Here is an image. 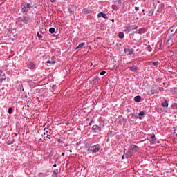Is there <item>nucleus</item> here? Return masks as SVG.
<instances>
[{
  "mask_svg": "<svg viewBox=\"0 0 177 177\" xmlns=\"http://www.w3.org/2000/svg\"><path fill=\"white\" fill-rule=\"evenodd\" d=\"M139 150V147L135 145H131L128 151L126 153L127 158H131Z\"/></svg>",
  "mask_w": 177,
  "mask_h": 177,
  "instance_id": "1",
  "label": "nucleus"
},
{
  "mask_svg": "<svg viewBox=\"0 0 177 177\" xmlns=\"http://www.w3.org/2000/svg\"><path fill=\"white\" fill-rule=\"evenodd\" d=\"M89 150H91L92 153H97V151H99V150H100V145H96L93 147H88V151H89Z\"/></svg>",
  "mask_w": 177,
  "mask_h": 177,
  "instance_id": "2",
  "label": "nucleus"
},
{
  "mask_svg": "<svg viewBox=\"0 0 177 177\" xmlns=\"http://www.w3.org/2000/svg\"><path fill=\"white\" fill-rule=\"evenodd\" d=\"M30 9H31V4L30 3H26L21 8L22 13H28Z\"/></svg>",
  "mask_w": 177,
  "mask_h": 177,
  "instance_id": "3",
  "label": "nucleus"
},
{
  "mask_svg": "<svg viewBox=\"0 0 177 177\" xmlns=\"http://www.w3.org/2000/svg\"><path fill=\"white\" fill-rule=\"evenodd\" d=\"M93 132H101L102 128L100 126L97 125H93L92 127Z\"/></svg>",
  "mask_w": 177,
  "mask_h": 177,
  "instance_id": "4",
  "label": "nucleus"
},
{
  "mask_svg": "<svg viewBox=\"0 0 177 177\" xmlns=\"http://www.w3.org/2000/svg\"><path fill=\"white\" fill-rule=\"evenodd\" d=\"M124 53L126 55H132V53H133V50L130 48H124Z\"/></svg>",
  "mask_w": 177,
  "mask_h": 177,
  "instance_id": "5",
  "label": "nucleus"
},
{
  "mask_svg": "<svg viewBox=\"0 0 177 177\" xmlns=\"http://www.w3.org/2000/svg\"><path fill=\"white\" fill-rule=\"evenodd\" d=\"M82 13H83V15H88L89 13H92V10H91L88 8H84L82 10Z\"/></svg>",
  "mask_w": 177,
  "mask_h": 177,
  "instance_id": "6",
  "label": "nucleus"
},
{
  "mask_svg": "<svg viewBox=\"0 0 177 177\" xmlns=\"http://www.w3.org/2000/svg\"><path fill=\"white\" fill-rule=\"evenodd\" d=\"M24 24H28V21H30V17H24V19L22 20Z\"/></svg>",
  "mask_w": 177,
  "mask_h": 177,
  "instance_id": "7",
  "label": "nucleus"
},
{
  "mask_svg": "<svg viewBox=\"0 0 177 177\" xmlns=\"http://www.w3.org/2000/svg\"><path fill=\"white\" fill-rule=\"evenodd\" d=\"M97 17H103V19H108L107 15L103 12H100L97 15Z\"/></svg>",
  "mask_w": 177,
  "mask_h": 177,
  "instance_id": "8",
  "label": "nucleus"
},
{
  "mask_svg": "<svg viewBox=\"0 0 177 177\" xmlns=\"http://www.w3.org/2000/svg\"><path fill=\"white\" fill-rule=\"evenodd\" d=\"M129 118H130V120H132V118H133L134 120H136V118H138V115H136L135 113H133L131 115H129Z\"/></svg>",
  "mask_w": 177,
  "mask_h": 177,
  "instance_id": "9",
  "label": "nucleus"
},
{
  "mask_svg": "<svg viewBox=\"0 0 177 177\" xmlns=\"http://www.w3.org/2000/svg\"><path fill=\"white\" fill-rule=\"evenodd\" d=\"M127 30H138V26L136 25H134V26H128L127 27Z\"/></svg>",
  "mask_w": 177,
  "mask_h": 177,
  "instance_id": "10",
  "label": "nucleus"
},
{
  "mask_svg": "<svg viewBox=\"0 0 177 177\" xmlns=\"http://www.w3.org/2000/svg\"><path fill=\"white\" fill-rule=\"evenodd\" d=\"M59 174V171L57 169H54L52 176L53 177H57V174Z\"/></svg>",
  "mask_w": 177,
  "mask_h": 177,
  "instance_id": "11",
  "label": "nucleus"
},
{
  "mask_svg": "<svg viewBox=\"0 0 177 177\" xmlns=\"http://www.w3.org/2000/svg\"><path fill=\"white\" fill-rule=\"evenodd\" d=\"M141 99H142V97H140V95L136 96L134 97L135 102H140Z\"/></svg>",
  "mask_w": 177,
  "mask_h": 177,
  "instance_id": "12",
  "label": "nucleus"
},
{
  "mask_svg": "<svg viewBox=\"0 0 177 177\" xmlns=\"http://www.w3.org/2000/svg\"><path fill=\"white\" fill-rule=\"evenodd\" d=\"M55 31H56V29H55V28H50L49 29V32H50V34H55Z\"/></svg>",
  "mask_w": 177,
  "mask_h": 177,
  "instance_id": "13",
  "label": "nucleus"
},
{
  "mask_svg": "<svg viewBox=\"0 0 177 177\" xmlns=\"http://www.w3.org/2000/svg\"><path fill=\"white\" fill-rule=\"evenodd\" d=\"M84 45H85V43H81V44H80L76 47V49H81V48H82V46H84Z\"/></svg>",
  "mask_w": 177,
  "mask_h": 177,
  "instance_id": "14",
  "label": "nucleus"
},
{
  "mask_svg": "<svg viewBox=\"0 0 177 177\" xmlns=\"http://www.w3.org/2000/svg\"><path fill=\"white\" fill-rule=\"evenodd\" d=\"M55 63H56V62H55V61L48 60V61L46 62V64H49L48 66H50V64H55Z\"/></svg>",
  "mask_w": 177,
  "mask_h": 177,
  "instance_id": "15",
  "label": "nucleus"
},
{
  "mask_svg": "<svg viewBox=\"0 0 177 177\" xmlns=\"http://www.w3.org/2000/svg\"><path fill=\"white\" fill-rule=\"evenodd\" d=\"M130 69L131 71H136V70H138V67L136 66H133L130 67Z\"/></svg>",
  "mask_w": 177,
  "mask_h": 177,
  "instance_id": "16",
  "label": "nucleus"
},
{
  "mask_svg": "<svg viewBox=\"0 0 177 177\" xmlns=\"http://www.w3.org/2000/svg\"><path fill=\"white\" fill-rule=\"evenodd\" d=\"M162 107H168V101L162 103Z\"/></svg>",
  "mask_w": 177,
  "mask_h": 177,
  "instance_id": "17",
  "label": "nucleus"
},
{
  "mask_svg": "<svg viewBox=\"0 0 177 177\" xmlns=\"http://www.w3.org/2000/svg\"><path fill=\"white\" fill-rule=\"evenodd\" d=\"M138 34H145V28H140L138 30Z\"/></svg>",
  "mask_w": 177,
  "mask_h": 177,
  "instance_id": "18",
  "label": "nucleus"
},
{
  "mask_svg": "<svg viewBox=\"0 0 177 177\" xmlns=\"http://www.w3.org/2000/svg\"><path fill=\"white\" fill-rule=\"evenodd\" d=\"M158 44H159V49H162V40H160L158 41Z\"/></svg>",
  "mask_w": 177,
  "mask_h": 177,
  "instance_id": "19",
  "label": "nucleus"
},
{
  "mask_svg": "<svg viewBox=\"0 0 177 177\" xmlns=\"http://www.w3.org/2000/svg\"><path fill=\"white\" fill-rule=\"evenodd\" d=\"M124 37H125V35H124V32H120L119 33V38L122 39L124 38Z\"/></svg>",
  "mask_w": 177,
  "mask_h": 177,
  "instance_id": "20",
  "label": "nucleus"
},
{
  "mask_svg": "<svg viewBox=\"0 0 177 177\" xmlns=\"http://www.w3.org/2000/svg\"><path fill=\"white\" fill-rule=\"evenodd\" d=\"M167 45H172V39H169L167 41Z\"/></svg>",
  "mask_w": 177,
  "mask_h": 177,
  "instance_id": "21",
  "label": "nucleus"
},
{
  "mask_svg": "<svg viewBox=\"0 0 177 177\" xmlns=\"http://www.w3.org/2000/svg\"><path fill=\"white\" fill-rule=\"evenodd\" d=\"M147 50H148V52H151L152 48L151 46H150V45L147 46Z\"/></svg>",
  "mask_w": 177,
  "mask_h": 177,
  "instance_id": "22",
  "label": "nucleus"
},
{
  "mask_svg": "<svg viewBox=\"0 0 177 177\" xmlns=\"http://www.w3.org/2000/svg\"><path fill=\"white\" fill-rule=\"evenodd\" d=\"M12 113H13V108L10 107V108L8 109V113H9V114H12Z\"/></svg>",
  "mask_w": 177,
  "mask_h": 177,
  "instance_id": "23",
  "label": "nucleus"
},
{
  "mask_svg": "<svg viewBox=\"0 0 177 177\" xmlns=\"http://www.w3.org/2000/svg\"><path fill=\"white\" fill-rule=\"evenodd\" d=\"M152 142H156V135L153 134L151 136Z\"/></svg>",
  "mask_w": 177,
  "mask_h": 177,
  "instance_id": "24",
  "label": "nucleus"
},
{
  "mask_svg": "<svg viewBox=\"0 0 177 177\" xmlns=\"http://www.w3.org/2000/svg\"><path fill=\"white\" fill-rule=\"evenodd\" d=\"M112 9H113V10H117V9H118V8L117 7V6L113 5L112 6Z\"/></svg>",
  "mask_w": 177,
  "mask_h": 177,
  "instance_id": "25",
  "label": "nucleus"
},
{
  "mask_svg": "<svg viewBox=\"0 0 177 177\" xmlns=\"http://www.w3.org/2000/svg\"><path fill=\"white\" fill-rule=\"evenodd\" d=\"M138 115H139L140 117H142V116L145 115V112H143V111L140 112V113H138Z\"/></svg>",
  "mask_w": 177,
  "mask_h": 177,
  "instance_id": "26",
  "label": "nucleus"
},
{
  "mask_svg": "<svg viewBox=\"0 0 177 177\" xmlns=\"http://www.w3.org/2000/svg\"><path fill=\"white\" fill-rule=\"evenodd\" d=\"M37 37L38 38H39L40 39H42V36L41 34H39V32H37Z\"/></svg>",
  "mask_w": 177,
  "mask_h": 177,
  "instance_id": "27",
  "label": "nucleus"
},
{
  "mask_svg": "<svg viewBox=\"0 0 177 177\" xmlns=\"http://www.w3.org/2000/svg\"><path fill=\"white\" fill-rule=\"evenodd\" d=\"M153 66H155L156 67H157V66H158V62H153Z\"/></svg>",
  "mask_w": 177,
  "mask_h": 177,
  "instance_id": "28",
  "label": "nucleus"
},
{
  "mask_svg": "<svg viewBox=\"0 0 177 177\" xmlns=\"http://www.w3.org/2000/svg\"><path fill=\"white\" fill-rule=\"evenodd\" d=\"M104 74H106V71H102L100 73V75H104Z\"/></svg>",
  "mask_w": 177,
  "mask_h": 177,
  "instance_id": "29",
  "label": "nucleus"
},
{
  "mask_svg": "<svg viewBox=\"0 0 177 177\" xmlns=\"http://www.w3.org/2000/svg\"><path fill=\"white\" fill-rule=\"evenodd\" d=\"M39 176H45V175L44 174V173H39Z\"/></svg>",
  "mask_w": 177,
  "mask_h": 177,
  "instance_id": "30",
  "label": "nucleus"
},
{
  "mask_svg": "<svg viewBox=\"0 0 177 177\" xmlns=\"http://www.w3.org/2000/svg\"><path fill=\"white\" fill-rule=\"evenodd\" d=\"M12 31H13V29H12V28H10V29L8 30V32H10V34H12Z\"/></svg>",
  "mask_w": 177,
  "mask_h": 177,
  "instance_id": "31",
  "label": "nucleus"
},
{
  "mask_svg": "<svg viewBox=\"0 0 177 177\" xmlns=\"http://www.w3.org/2000/svg\"><path fill=\"white\" fill-rule=\"evenodd\" d=\"M46 138H47V139H50V136L49 134H47Z\"/></svg>",
  "mask_w": 177,
  "mask_h": 177,
  "instance_id": "32",
  "label": "nucleus"
},
{
  "mask_svg": "<svg viewBox=\"0 0 177 177\" xmlns=\"http://www.w3.org/2000/svg\"><path fill=\"white\" fill-rule=\"evenodd\" d=\"M135 10L136 11L139 10V7H135Z\"/></svg>",
  "mask_w": 177,
  "mask_h": 177,
  "instance_id": "33",
  "label": "nucleus"
},
{
  "mask_svg": "<svg viewBox=\"0 0 177 177\" xmlns=\"http://www.w3.org/2000/svg\"><path fill=\"white\" fill-rule=\"evenodd\" d=\"M111 133H112V131H109V132H108L109 136H110V135H111Z\"/></svg>",
  "mask_w": 177,
  "mask_h": 177,
  "instance_id": "34",
  "label": "nucleus"
},
{
  "mask_svg": "<svg viewBox=\"0 0 177 177\" xmlns=\"http://www.w3.org/2000/svg\"><path fill=\"white\" fill-rule=\"evenodd\" d=\"M122 159L125 160V156L124 155L122 156Z\"/></svg>",
  "mask_w": 177,
  "mask_h": 177,
  "instance_id": "35",
  "label": "nucleus"
},
{
  "mask_svg": "<svg viewBox=\"0 0 177 177\" xmlns=\"http://www.w3.org/2000/svg\"><path fill=\"white\" fill-rule=\"evenodd\" d=\"M88 125H90V127L92 125V121L88 123Z\"/></svg>",
  "mask_w": 177,
  "mask_h": 177,
  "instance_id": "36",
  "label": "nucleus"
},
{
  "mask_svg": "<svg viewBox=\"0 0 177 177\" xmlns=\"http://www.w3.org/2000/svg\"><path fill=\"white\" fill-rule=\"evenodd\" d=\"M106 142H110V138H107Z\"/></svg>",
  "mask_w": 177,
  "mask_h": 177,
  "instance_id": "37",
  "label": "nucleus"
},
{
  "mask_svg": "<svg viewBox=\"0 0 177 177\" xmlns=\"http://www.w3.org/2000/svg\"><path fill=\"white\" fill-rule=\"evenodd\" d=\"M53 167H57L56 163H55V164L53 165Z\"/></svg>",
  "mask_w": 177,
  "mask_h": 177,
  "instance_id": "38",
  "label": "nucleus"
},
{
  "mask_svg": "<svg viewBox=\"0 0 177 177\" xmlns=\"http://www.w3.org/2000/svg\"><path fill=\"white\" fill-rule=\"evenodd\" d=\"M92 66H93V63L91 64L90 67H92Z\"/></svg>",
  "mask_w": 177,
  "mask_h": 177,
  "instance_id": "39",
  "label": "nucleus"
},
{
  "mask_svg": "<svg viewBox=\"0 0 177 177\" xmlns=\"http://www.w3.org/2000/svg\"><path fill=\"white\" fill-rule=\"evenodd\" d=\"M10 39H11V41H15V39H13V38H11Z\"/></svg>",
  "mask_w": 177,
  "mask_h": 177,
  "instance_id": "40",
  "label": "nucleus"
},
{
  "mask_svg": "<svg viewBox=\"0 0 177 177\" xmlns=\"http://www.w3.org/2000/svg\"><path fill=\"white\" fill-rule=\"evenodd\" d=\"M51 2H55V0H50Z\"/></svg>",
  "mask_w": 177,
  "mask_h": 177,
  "instance_id": "41",
  "label": "nucleus"
},
{
  "mask_svg": "<svg viewBox=\"0 0 177 177\" xmlns=\"http://www.w3.org/2000/svg\"><path fill=\"white\" fill-rule=\"evenodd\" d=\"M139 119H140V120H142V117L140 116V117H139Z\"/></svg>",
  "mask_w": 177,
  "mask_h": 177,
  "instance_id": "42",
  "label": "nucleus"
},
{
  "mask_svg": "<svg viewBox=\"0 0 177 177\" xmlns=\"http://www.w3.org/2000/svg\"><path fill=\"white\" fill-rule=\"evenodd\" d=\"M69 151H70V153H73V151H71V150H69Z\"/></svg>",
  "mask_w": 177,
  "mask_h": 177,
  "instance_id": "43",
  "label": "nucleus"
},
{
  "mask_svg": "<svg viewBox=\"0 0 177 177\" xmlns=\"http://www.w3.org/2000/svg\"><path fill=\"white\" fill-rule=\"evenodd\" d=\"M46 133H47V135H48V131H46Z\"/></svg>",
  "mask_w": 177,
  "mask_h": 177,
  "instance_id": "44",
  "label": "nucleus"
},
{
  "mask_svg": "<svg viewBox=\"0 0 177 177\" xmlns=\"http://www.w3.org/2000/svg\"><path fill=\"white\" fill-rule=\"evenodd\" d=\"M62 156H64V153H62Z\"/></svg>",
  "mask_w": 177,
  "mask_h": 177,
  "instance_id": "45",
  "label": "nucleus"
},
{
  "mask_svg": "<svg viewBox=\"0 0 177 177\" xmlns=\"http://www.w3.org/2000/svg\"><path fill=\"white\" fill-rule=\"evenodd\" d=\"M118 1H120V0H115V2H118Z\"/></svg>",
  "mask_w": 177,
  "mask_h": 177,
  "instance_id": "46",
  "label": "nucleus"
},
{
  "mask_svg": "<svg viewBox=\"0 0 177 177\" xmlns=\"http://www.w3.org/2000/svg\"><path fill=\"white\" fill-rule=\"evenodd\" d=\"M44 135H46V133L44 132Z\"/></svg>",
  "mask_w": 177,
  "mask_h": 177,
  "instance_id": "47",
  "label": "nucleus"
},
{
  "mask_svg": "<svg viewBox=\"0 0 177 177\" xmlns=\"http://www.w3.org/2000/svg\"><path fill=\"white\" fill-rule=\"evenodd\" d=\"M1 81H3V79H1Z\"/></svg>",
  "mask_w": 177,
  "mask_h": 177,
  "instance_id": "48",
  "label": "nucleus"
},
{
  "mask_svg": "<svg viewBox=\"0 0 177 177\" xmlns=\"http://www.w3.org/2000/svg\"><path fill=\"white\" fill-rule=\"evenodd\" d=\"M112 21L114 23V19H113Z\"/></svg>",
  "mask_w": 177,
  "mask_h": 177,
  "instance_id": "49",
  "label": "nucleus"
},
{
  "mask_svg": "<svg viewBox=\"0 0 177 177\" xmlns=\"http://www.w3.org/2000/svg\"><path fill=\"white\" fill-rule=\"evenodd\" d=\"M174 133H175V131H174Z\"/></svg>",
  "mask_w": 177,
  "mask_h": 177,
  "instance_id": "50",
  "label": "nucleus"
},
{
  "mask_svg": "<svg viewBox=\"0 0 177 177\" xmlns=\"http://www.w3.org/2000/svg\"><path fill=\"white\" fill-rule=\"evenodd\" d=\"M64 1H68V0H64Z\"/></svg>",
  "mask_w": 177,
  "mask_h": 177,
  "instance_id": "51",
  "label": "nucleus"
}]
</instances>
